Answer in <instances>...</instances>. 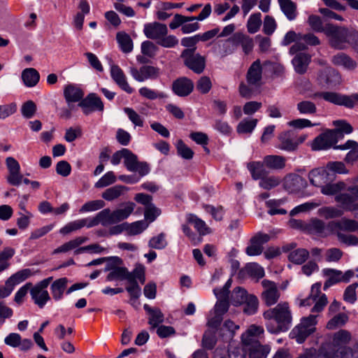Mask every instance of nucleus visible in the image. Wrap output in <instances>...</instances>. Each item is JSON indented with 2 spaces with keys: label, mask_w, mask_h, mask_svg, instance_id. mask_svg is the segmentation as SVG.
<instances>
[{
  "label": "nucleus",
  "mask_w": 358,
  "mask_h": 358,
  "mask_svg": "<svg viewBox=\"0 0 358 358\" xmlns=\"http://www.w3.org/2000/svg\"><path fill=\"white\" fill-rule=\"evenodd\" d=\"M263 317L275 322V325L266 324L268 331L272 334L287 331L292 323V314L287 302L279 303L274 308L268 309L264 312Z\"/></svg>",
  "instance_id": "1"
},
{
  "label": "nucleus",
  "mask_w": 358,
  "mask_h": 358,
  "mask_svg": "<svg viewBox=\"0 0 358 358\" xmlns=\"http://www.w3.org/2000/svg\"><path fill=\"white\" fill-rule=\"evenodd\" d=\"M212 13L210 3H206L201 13L196 16H187L180 13L173 15L172 20L169 24L171 30L180 27V31L184 34H188L198 31L200 24L198 21H203L208 18Z\"/></svg>",
  "instance_id": "2"
},
{
  "label": "nucleus",
  "mask_w": 358,
  "mask_h": 358,
  "mask_svg": "<svg viewBox=\"0 0 358 358\" xmlns=\"http://www.w3.org/2000/svg\"><path fill=\"white\" fill-rule=\"evenodd\" d=\"M326 36L329 38V45L339 50L347 49L357 37L356 33L353 30L331 23H327Z\"/></svg>",
  "instance_id": "3"
},
{
  "label": "nucleus",
  "mask_w": 358,
  "mask_h": 358,
  "mask_svg": "<svg viewBox=\"0 0 358 358\" xmlns=\"http://www.w3.org/2000/svg\"><path fill=\"white\" fill-rule=\"evenodd\" d=\"M317 316L310 315L302 317L300 323L291 331L290 335L299 343H303L306 339L316 331Z\"/></svg>",
  "instance_id": "4"
},
{
  "label": "nucleus",
  "mask_w": 358,
  "mask_h": 358,
  "mask_svg": "<svg viewBox=\"0 0 358 358\" xmlns=\"http://www.w3.org/2000/svg\"><path fill=\"white\" fill-rule=\"evenodd\" d=\"M310 97L313 99L317 98L323 99L329 103L338 106H344L348 108H354L355 102H358V94L348 96L333 92H318L314 93L310 96Z\"/></svg>",
  "instance_id": "5"
},
{
  "label": "nucleus",
  "mask_w": 358,
  "mask_h": 358,
  "mask_svg": "<svg viewBox=\"0 0 358 358\" xmlns=\"http://www.w3.org/2000/svg\"><path fill=\"white\" fill-rule=\"evenodd\" d=\"M307 48L306 45L300 42L296 41L290 48L289 53L291 55L296 54L292 62L295 71L299 74H303L306 72L308 66L310 62L309 55L304 52H299Z\"/></svg>",
  "instance_id": "6"
},
{
  "label": "nucleus",
  "mask_w": 358,
  "mask_h": 358,
  "mask_svg": "<svg viewBox=\"0 0 358 358\" xmlns=\"http://www.w3.org/2000/svg\"><path fill=\"white\" fill-rule=\"evenodd\" d=\"M180 57L183 59L184 64L196 73L200 74L205 69V57L194 52V49L183 50Z\"/></svg>",
  "instance_id": "7"
},
{
  "label": "nucleus",
  "mask_w": 358,
  "mask_h": 358,
  "mask_svg": "<svg viewBox=\"0 0 358 358\" xmlns=\"http://www.w3.org/2000/svg\"><path fill=\"white\" fill-rule=\"evenodd\" d=\"M135 206L134 203L129 202L124 208H119L113 211H111L109 208L102 210L106 218V227L127 219L133 212Z\"/></svg>",
  "instance_id": "8"
},
{
  "label": "nucleus",
  "mask_w": 358,
  "mask_h": 358,
  "mask_svg": "<svg viewBox=\"0 0 358 358\" xmlns=\"http://www.w3.org/2000/svg\"><path fill=\"white\" fill-rule=\"evenodd\" d=\"M323 274L327 277V280L324 284V289H328L329 287L338 283V282H348L354 276V271L348 270L344 273L339 270L334 268H324L323 270Z\"/></svg>",
  "instance_id": "9"
},
{
  "label": "nucleus",
  "mask_w": 358,
  "mask_h": 358,
  "mask_svg": "<svg viewBox=\"0 0 358 358\" xmlns=\"http://www.w3.org/2000/svg\"><path fill=\"white\" fill-rule=\"evenodd\" d=\"M263 291L261 294V299L266 306H271L275 304L280 296V292L278 288L276 283L268 280L262 281Z\"/></svg>",
  "instance_id": "10"
},
{
  "label": "nucleus",
  "mask_w": 358,
  "mask_h": 358,
  "mask_svg": "<svg viewBox=\"0 0 358 358\" xmlns=\"http://www.w3.org/2000/svg\"><path fill=\"white\" fill-rule=\"evenodd\" d=\"M78 106L83 109L86 115L94 111H103L104 108L101 98L94 93L89 94L78 103Z\"/></svg>",
  "instance_id": "11"
},
{
  "label": "nucleus",
  "mask_w": 358,
  "mask_h": 358,
  "mask_svg": "<svg viewBox=\"0 0 358 358\" xmlns=\"http://www.w3.org/2000/svg\"><path fill=\"white\" fill-rule=\"evenodd\" d=\"M168 27L166 24L159 22L147 23L144 25L143 33L145 36L155 41L157 43L163 36L168 34Z\"/></svg>",
  "instance_id": "12"
},
{
  "label": "nucleus",
  "mask_w": 358,
  "mask_h": 358,
  "mask_svg": "<svg viewBox=\"0 0 358 358\" xmlns=\"http://www.w3.org/2000/svg\"><path fill=\"white\" fill-rule=\"evenodd\" d=\"M132 77L138 82H143L148 79H157L160 74L159 68L153 66H143L138 70L135 67L130 68Z\"/></svg>",
  "instance_id": "13"
},
{
  "label": "nucleus",
  "mask_w": 358,
  "mask_h": 358,
  "mask_svg": "<svg viewBox=\"0 0 358 358\" xmlns=\"http://www.w3.org/2000/svg\"><path fill=\"white\" fill-rule=\"evenodd\" d=\"M270 236L266 234L257 233L250 240V245L246 248L245 252L249 256L259 255L262 253L263 244L268 242Z\"/></svg>",
  "instance_id": "14"
},
{
  "label": "nucleus",
  "mask_w": 358,
  "mask_h": 358,
  "mask_svg": "<svg viewBox=\"0 0 358 358\" xmlns=\"http://www.w3.org/2000/svg\"><path fill=\"white\" fill-rule=\"evenodd\" d=\"M353 187H349L348 191L350 193H340L336 196L335 200L339 203L343 210L347 211L358 210V203H355L358 196L353 192Z\"/></svg>",
  "instance_id": "15"
},
{
  "label": "nucleus",
  "mask_w": 358,
  "mask_h": 358,
  "mask_svg": "<svg viewBox=\"0 0 358 358\" xmlns=\"http://www.w3.org/2000/svg\"><path fill=\"white\" fill-rule=\"evenodd\" d=\"M244 344L248 347L250 358H266L271 350L269 345H262L252 338L245 340Z\"/></svg>",
  "instance_id": "16"
},
{
  "label": "nucleus",
  "mask_w": 358,
  "mask_h": 358,
  "mask_svg": "<svg viewBox=\"0 0 358 358\" xmlns=\"http://www.w3.org/2000/svg\"><path fill=\"white\" fill-rule=\"evenodd\" d=\"M277 148L287 152H295L297 150V143L295 142V132L288 130L281 132L278 136Z\"/></svg>",
  "instance_id": "17"
},
{
  "label": "nucleus",
  "mask_w": 358,
  "mask_h": 358,
  "mask_svg": "<svg viewBox=\"0 0 358 358\" xmlns=\"http://www.w3.org/2000/svg\"><path fill=\"white\" fill-rule=\"evenodd\" d=\"M118 266L119 265L114 264L112 262L107 264L105 271H110V273L106 276V280L113 281L127 280L128 281L129 280H132V276L127 268Z\"/></svg>",
  "instance_id": "18"
},
{
  "label": "nucleus",
  "mask_w": 358,
  "mask_h": 358,
  "mask_svg": "<svg viewBox=\"0 0 358 358\" xmlns=\"http://www.w3.org/2000/svg\"><path fill=\"white\" fill-rule=\"evenodd\" d=\"M194 90L192 80L187 77H180L173 82L172 90L179 96H187Z\"/></svg>",
  "instance_id": "19"
},
{
  "label": "nucleus",
  "mask_w": 358,
  "mask_h": 358,
  "mask_svg": "<svg viewBox=\"0 0 358 358\" xmlns=\"http://www.w3.org/2000/svg\"><path fill=\"white\" fill-rule=\"evenodd\" d=\"M308 178L312 185L322 188L325 183L333 180L334 177L324 168H317L309 172Z\"/></svg>",
  "instance_id": "20"
},
{
  "label": "nucleus",
  "mask_w": 358,
  "mask_h": 358,
  "mask_svg": "<svg viewBox=\"0 0 358 358\" xmlns=\"http://www.w3.org/2000/svg\"><path fill=\"white\" fill-rule=\"evenodd\" d=\"M334 148L343 150L351 149L344 158V162L348 164L352 165L358 160V143L355 141L348 140L343 145L334 146Z\"/></svg>",
  "instance_id": "21"
},
{
  "label": "nucleus",
  "mask_w": 358,
  "mask_h": 358,
  "mask_svg": "<svg viewBox=\"0 0 358 358\" xmlns=\"http://www.w3.org/2000/svg\"><path fill=\"white\" fill-rule=\"evenodd\" d=\"M262 78V67L259 59L255 61L250 66L246 74L249 85L259 86Z\"/></svg>",
  "instance_id": "22"
},
{
  "label": "nucleus",
  "mask_w": 358,
  "mask_h": 358,
  "mask_svg": "<svg viewBox=\"0 0 358 358\" xmlns=\"http://www.w3.org/2000/svg\"><path fill=\"white\" fill-rule=\"evenodd\" d=\"M110 76L114 82L124 91L131 94L134 90L128 84L123 71L117 65H112Z\"/></svg>",
  "instance_id": "23"
},
{
  "label": "nucleus",
  "mask_w": 358,
  "mask_h": 358,
  "mask_svg": "<svg viewBox=\"0 0 358 358\" xmlns=\"http://www.w3.org/2000/svg\"><path fill=\"white\" fill-rule=\"evenodd\" d=\"M334 145L333 136L329 129L317 136L312 143L313 150H327Z\"/></svg>",
  "instance_id": "24"
},
{
  "label": "nucleus",
  "mask_w": 358,
  "mask_h": 358,
  "mask_svg": "<svg viewBox=\"0 0 358 358\" xmlns=\"http://www.w3.org/2000/svg\"><path fill=\"white\" fill-rule=\"evenodd\" d=\"M328 227L332 230L346 231L353 232L358 230V222L354 220L342 218L338 221H332L328 224Z\"/></svg>",
  "instance_id": "25"
},
{
  "label": "nucleus",
  "mask_w": 358,
  "mask_h": 358,
  "mask_svg": "<svg viewBox=\"0 0 358 358\" xmlns=\"http://www.w3.org/2000/svg\"><path fill=\"white\" fill-rule=\"evenodd\" d=\"M144 310L149 315L148 324L150 325V329H154L158 325L164 322V315L158 308H152L148 304L143 306Z\"/></svg>",
  "instance_id": "26"
},
{
  "label": "nucleus",
  "mask_w": 358,
  "mask_h": 358,
  "mask_svg": "<svg viewBox=\"0 0 358 358\" xmlns=\"http://www.w3.org/2000/svg\"><path fill=\"white\" fill-rule=\"evenodd\" d=\"M331 62L334 65L342 66L348 70H353L357 66L356 62L344 52H338L332 56Z\"/></svg>",
  "instance_id": "27"
},
{
  "label": "nucleus",
  "mask_w": 358,
  "mask_h": 358,
  "mask_svg": "<svg viewBox=\"0 0 358 358\" xmlns=\"http://www.w3.org/2000/svg\"><path fill=\"white\" fill-rule=\"evenodd\" d=\"M306 232L322 237H326L328 235L324 222L317 218L312 219L306 223Z\"/></svg>",
  "instance_id": "28"
},
{
  "label": "nucleus",
  "mask_w": 358,
  "mask_h": 358,
  "mask_svg": "<svg viewBox=\"0 0 358 358\" xmlns=\"http://www.w3.org/2000/svg\"><path fill=\"white\" fill-rule=\"evenodd\" d=\"M247 167L250 172L252 178L255 180H260L268 174V171L266 169V167L264 159L262 162H249Z\"/></svg>",
  "instance_id": "29"
},
{
  "label": "nucleus",
  "mask_w": 358,
  "mask_h": 358,
  "mask_svg": "<svg viewBox=\"0 0 358 358\" xmlns=\"http://www.w3.org/2000/svg\"><path fill=\"white\" fill-rule=\"evenodd\" d=\"M64 96L66 103L80 101L83 99L84 92L74 85H67L64 90Z\"/></svg>",
  "instance_id": "30"
},
{
  "label": "nucleus",
  "mask_w": 358,
  "mask_h": 358,
  "mask_svg": "<svg viewBox=\"0 0 358 358\" xmlns=\"http://www.w3.org/2000/svg\"><path fill=\"white\" fill-rule=\"evenodd\" d=\"M266 167L271 170H282L285 167L286 158L281 155H271L264 158Z\"/></svg>",
  "instance_id": "31"
},
{
  "label": "nucleus",
  "mask_w": 358,
  "mask_h": 358,
  "mask_svg": "<svg viewBox=\"0 0 358 358\" xmlns=\"http://www.w3.org/2000/svg\"><path fill=\"white\" fill-rule=\"evenodd\" d=\"M22 79L27 87H32L38 83L40 75L35 69L28 68L22 71Z\"/></svg>",
  "instance_id": "32"
},
{
  "label": "nucleus",
  "mask_w": 358,
  "mask_h": 358,
  "mask_svg": "<svg viewBox=\"0 0 358 358\" xmlns=\"http://www.w3.org/2000/svg\"><path fill=\"white\" fill-rule=\"evenodd\" d=\"M68 279L66 278H61L56 280L51 285L50 289L52 297L57 301L63 297L64 292L67 286Z\"/></svg>",
  "instance_id": "33"
},
{
  "label": "nucleus",
  "mask_w": 358,
  "mask_h": 358,
  "mask_svg": "<svg viewBox=\"0 0 358 358\" xmlns=\"http://www.w3.org/2000/svg\"><path fill=\"white\" fill-rule=\"evenodd\" d=\"M30 294L34 303L41 308H43L45 303L50 299L47 290H41L38 288L31 287Z\"/></svg>",
  "instance_id": "34"
},
{
  "label": "nucleus",
  "mask_w": 358,
  "mask_h": 358,
  "mask_svg": "<svg viewBox=\"0 0 358 358\" xmlns=\"http://www.w3.org/2000/svg\"><path fill=\"white\" fill-rule=\"evenodd\" d=\"M117 41L121 50L124 53H129L133 50V41L130 36L124 31L117 32L116 34Z\"/></svg>",
  "instance_id": "35"
},
{
  "label": "nucleus",
  "mask_w": 358,
  "mask_h": 358,
  "mask_svg": "<svg viewBox=\"0 0 358 358\" xmlns=\"http://www.w3.org/2000/svg\"><path fill=\"white\" fill-rule=\"evenodd\" d=\"M281 10L289 20H293L296 17V6L291 0H278Z\"/></svg>",
  "instance_id": "36"
},
{
  "label": "nucleus",
  "mask_w": 358,
  "mask_h": 358,
  "mask_svg": "<svg viewBox=\"0 0 358 358\" xmlns=\"http://www.w3.org/2000/svg\"><path fill=\"white\" fill-rule=\"evenodd\" d=\"M259 180V187L266 190L272 189L278 187L281 182V179L279 176L268 174Z\"/></svg>",
  "instance_id": "37"
},
{
  "label": "nucleus",
  "mask_w": 358,
  "mask_h": 358,
  "mask_svg": "<svg viewBox=\"0 0 358 358\" xmlns=\"http://www.w3.org/2000/svg\"><path fill=\"white\" fill-rule=\"evenodd\" d=\"M309 257V252L306 249L299 248L291 252L288 255L290 262L296 264H302Z\"/></svg>",
  "instance_id": "38"
},
{
  "label": "nucleus",
  "mask_w": 358,
  "mask_h": 358,
  "mask_svg": "<svg viewBox=\"0 0 358 358\" xmlns=\"http://www.w3.org/2000/svg\"><path fill=\"white\" fill-rule=\"evenodd\" d=\"M249 295L245 289L240 287H236L231 293V302L234 306L242 305Z\"/></svg>",
  "instance_id": "39"
},
{
  "label": "nucleus",
  "mask_w": 358,
  "mask_h": 358,
  "mask_svg": "<svg viewBox=\"0 0 358 358\" xmlns=\"http://www.w3.org/2000/svg\"><path fill=\"white\" fill-rule=\"evenodd\" d=\"M31 275V271L29 268L22 269L12 275L8 280L7 284H10L13 288L16 285H18L21 282L25 280Z\"/></svg>",
  "instance_id": "40"
},
{
  "label": "nucleus",
  "mask_w": 358,
  "mask_h": 358,
  "mask_svg": "<svg viewBox=\"0 0 358 358\" xmlns=\"http://www.w3.org/2000/svg\"><path fill=\"white\" fill-rule=\"evenodd\" d=\"M243 305L244 306L243 310L245 314L253 315L257 311L259 300L256 296L250 294Z\"/></svg>",
  "instance_id": "41"
},
{
  "label": "nucleus",
  "mask_w": 358,
  "mask_h": 358,
  "mask_svg": "<svg viewBox=\"0 0 358 358\" xmlns=\"http://www.w3.org/2000/svg\"><path fill=\"white\" fill-rule=\"evenodd\" d=\"M349 351L347 347H341L332 351H320L316 358H346V355Z\"/></svg>",
  "instance_id": "42"
},
{
  "label": "nucleus",
  "mask_w": 358,
  "mask_h": 358,
  "mask_svg": "<svg viewBox=\"0 0 358 358\" xmlns=\"http://www.w3.org/2000/svg\"><path fill=\"white\" fill-rule=\"evenodd\" d=\"M262 14L255 13L252 14L247 22V29L249 33L255 34L258 31L262 25Z\"/></svg>",
  "instance_id": "43"
},
{
  "label": "nucleus",
  "mask_w": 358,
  "mask_h": 358,
  "mask_svg": "<svg viewBox=\"0 0 358 358\" xmlns=\"http://www.w3.org/2000/svg\"><path fill=\"white\" fill-rule=\"evenodd\" d=\"M127 187L123 185H115L108 188L102 193V197L107 201H113L118 198Z\"/></svg>",
  "instance_id": "44"
},
{
  "label": "nucleus",
  "mask_w": 358,
  "mask_h": 358,
  "mask_svg": "<svg viewBox=\"0 0 358 358\" xmlns=\"http://www.w3.org/2000/svg\"><path fill=\"white\" fill-rule=\"evenodd\" d=\"M318 215L325 219H331L341 217L343 210L335 207L325 206L318 210Z\"/></svg>",
  "instance_id": "45"
},
{
  "label": "nucleus",
  "mask_w": 358,
  "mask_h": 358,
  "mask_svg": "<svg viewBox=\"0 0 358 358\" xmlns=\"http://www.w3.org/2000/svg\"><path fill=\"white\" fill-rule=\"evenodd\" d=\"M345 184L343 182L331 183V181L325 183L321 188V192L325 195H333L345 189Z\"/></svg>",
  "instance_id": "46"
},
{
  "label": "nucleus",
  "mask_w": 358,
  "mask_h": 358,
  "mask_svg": "<svg viewBox=\"0 0 358 358\" xmlns=\"http://www.w3.org/2000/svg\"><path fill=\"white\" fill-rule=\"evenodd\" d=\"M308 22L313 31L320 33L323 32L326 35L327 24L324 26L320 17L315 15H311L308 17Z\"/></svg>",
  "instance_id": "47"
},
{
  "label": "nucleus",
  "mask_w": 358,
  "mask_h": 358,
  "mask_svg": "<svg viewBox=\"0 0 358 358\" xmlns=\"http://www.w3.org/2000/svg\"><path fill=\"white\" fill-rule=\"evenodd\" d=\"M216 343V331L210 329L206 331L202 338L203 347L207 350H212Z\"/></svg>",
  "instance_id": "48"
},
{
  "label": "nucleus",
  "mask_w": 358,
  "mask_h": 358,
  "mask_svg": "<svg viewBox=\"0 0 358 358\" xmlns=\"http://www.w3.org/2000/svg\"><path fill=\"white\" fill-rule=\"evenodd\" d=\"M351 336L349 331L341 329L336 332L333 338V343L335 347H344L343 345H345L350 340Z\"/></svg>",
  "instance_id": "49"
},
{
  "label": "nucleus",
  "mask_w": 358,
  "mask_h": 358,
  "mask_svg": "<svg viewBox=\"0 0 358 358\" xmlns=\"http://www.w3.org/2000/svg\"><path fill=\"white\" fill-rule=\"evenodd\" d=\"M188 221L194 225L201 236L210 233V229L206 226L205 222L196 216L191 215L188 218Z\"/></svg>",
  "instance_id": "50"
},
{
  "label": "nucleus",
  "mask_w": 358,
  "mask_h": 358,
  "mask_svg": "<svg viewBox=\"0 0 358 358\" xmlns=\"http://www.w3.org/2000/svg\"><path fill=\"white\" fill-rule=\"evenodd\" d=\"M124 164L129 171H135L138 161V157L129 149H124Z\"/></svg>",
  "instance_id": "51"
},
{
  "label": "nucleus",
  "mask_w": 358,
  "mask_h": 358,
  "mask_svg": "<svg viewBox=\"0 0 358 358\" xmlns=\"http://www.w3.org/2000/svg\"><path fill=\"white\" fill-rule=\"evenodd\" d=\"M296 108L303 115H314L317 112L316 105L310 101L299 102L296 105Z\"/></svg>",
  "instance_id": "52"
},
{
  "label": "nucleus",
  "mask_w": 358,
  "mask_h": 358,
  "mask_svg": "<svg viewBox=\"0 0 358 358\" xmlns=\"http://www.w3.org/2000/svg\"><path fill=\"white\" fill-rule=\"evenodd\" d=\"M348 320V317L345 313H338L333 317L327 324L329 329H335L343 326Z\"/></svg>",
  "instance_id": "53"
},
{
  "label": "nucleus",
  "mask_w": 358,
  "mask_h": 358,
  "mask_svg": "<svg viewBox=\"0 0 358 358\" xmlns=\"http://www.w3.org/2000/svg\"><path fill=\"white\" fill-rule=\"evenodd\" d=\"M86 224V222L85 220H76L73 222H71L66 224L64 227L61 228L59 230V233L63 235H67L71 234V232L78 230Z\"/></svg>",
  "instance_id": "54"
},
{
  "label": "nucleus",
  "mask_w": 358,
  "mask_h": 358,
  "mask_svg": "<svg viewBox=\"0 0 358 358\" xmlns=\"http://www.w3.org/2000/svg\"><path fill=\"white\" fill-rule=\"evenodd\" d=\"M257 123V119L250 120H243L237 126L236 131L238 134L251 133Z\"/></svg>",
  "instance_id": "55"
},
{
  "label": "nucleus",
  "mask_w": 358,
  "mask_h": 358,
  "mask_svg": "<svg viewBox=\"0 0 358 358\" xmlns=\"http://www.w3.org/2000/svg\"><path fill=\"white\" fill-rule=\"evenodd\" d=\"M36 104L31 100L24 102L21 107V113L24 117L30 119L34 116L36 113Z\"/></svg>",
  "instance_id": "56"
},
{
  "label": "nucleus",
  "mask_w": 358,
  "mask_h": 358,
  "mask_svg": "<svg viewBox=\"0 0 358 358\" xmlns=\"http://www.w3.org/2000/svg\"><path fill=\"white\" fill-rule=\"evenodd\" d=\"M178 154L185 159H191L194 156V152L187 147L182 140L178 141L176 144Z\"/></svg>",
  "instance_id": "57"
},
{
  "label": "nucleus",
  "mask_w": 358,
  "mask_h": 358,
  "mask_svg": "<svg viewBox=\"0 0 358 358\" xmlns=\"http://www.w3.org/2000/svg\"><path fill=\"white\" fill-rule=\"evenodd\" d=\"M196 90L201 94H207L212 88V82L208 76L201 77L196 82Z\"/></svg>",
  "instance_id": "58"
},
{
  "label": "nucleus",
  "mask_w": 358,
  "mask_h": 358,
  "mask_svg": "<svg viewBox=\"0 0 358 358\" xmlns=\"http://www.w3.org/2000/svg\"><path fill=\"white\" fill-rule=\"evenodd\" d=\"M148 245L151 248L162 250L167 245V242L165 239V234L161 233L157 236L152 237L148 243Z\"/></svg>",
  "instance_id": "59"
},
{
  "label": "nucleus",
  "mask_w": 358,
  "mask_h": 358,
  "mask_svg": "<svg viewBox=\"0 0 358 358\" xmlns=\"http://www.w3.org/2000/svg\"><path fill=\"white\" fill-rule=\"evenodd\" d=\"M147 227L148 224L143 220L137 221L131 224L127 223V227H126L129 235L139 234Z\"/></svg>",
  "instance_id": "60"
},
{
  "label": "nucleus",
  "mask_w": 358,
  "mask_h": 358,
  "mask_svg": "<svg viewBox=\"0 0 358 358\" xmlns=\"http://www.w3.org/2000/svg\"><path fill=\"white\" fill-rule=\"evenodd\" d=\"M116 181V177L113 171L107 172L96 183L95 187L102 188L108 186Z\"/></svg>",
  "instance_id": "61"
},
{
  "label": "nucleus",
  "mask_w": 358,
  "mask_h": 358,
  "mask_svg": "<svg viewBox=\"0 0 358 358\" xmlns=\"http://www.w3.org/2000/svg\"><path fill=\"white\" fill-rule=\"evenodd\" d=\"M157 50V46L150 41H145L141 44V52L149 57H154Z\"/></svg>",
  "instance_id": "62"
},
{
  "label": "nucleus",
  "mask_w": 358,
  "mask_h": 358,
  "mask_svg": "<svg viewBox=\"0 0 358 358\" xmlns=\"http://www.w3.org/2000/svg\"><path fill=\"white\" fill-rule=\"evenodd\" d=\"M178 39L174 35H165L159 41L157 44L166 48H172L178 44Z\"/></svg>",
  "instance_id": "63"
},
{
  "label": "nucleus",
  "mask_w": 358,
  "mask_h": 358,
  "mask_svg": "<svg viewBox=\"0 0 358 358\" xmlns=\"http://www.w3.org/2000/svg\"><path fill=\"white\" fill-rule=\"evenodd\" d=\"M327 169L339 174H347L349 173L343 162H329L327 164Z\"/></svg>",
  "instance_id": "64"
}]
</instances>
